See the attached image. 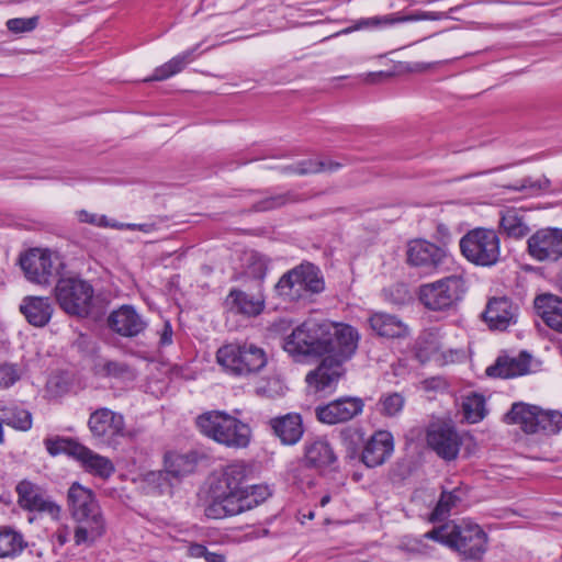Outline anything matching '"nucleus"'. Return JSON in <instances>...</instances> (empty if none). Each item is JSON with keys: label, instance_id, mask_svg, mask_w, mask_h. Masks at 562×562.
I'll return each instance as SVG.
<instances>
[{"label": "nucleus", "instance_id": "1", "mask_svg": "<svg viewBox=\"0 0 562 562\" xmlns=\"http://www.w3.org/2000/svg\"><path fill=\"white\" fill-rule=\"evenodd\" d=\"M359 339L358 330L351 325L307 319L284 337L282 347L296 360L322 358L334 350L338 359L350 360L358 349Z\"/></svg>", "mask_w": 562, "mask_h": 562}, {"label": "nucleus", "instance_id": "2", "mask_svg": "<svg viewBox=\"0 0 562 562\" xmlns=\"http://www.w3.org/2000/svg\"><path fill=\"white\" fill-rule=\"evenodd\" d=\"M67 501L78 524L74 533L76 546L92 544L105 530L104 518L92 491L75 482L68 490Z\"/></svg>", "mask_w": 562, "mask_h": 562}, {"label": "nucleus", "instance_id": "3", "mask_svg": "<svg viewBox=\"0 0 562 562\" xmlns=\"http://www.w3.org/2000/svg\"><path fill=\"white\" fill-rule=\"evenodd\" d=\"M199 431L218 445L232 449L247 448L251 440L248 424L224 411H209L195 418Z\"/></svg>", "mask_w": 562, "mask_h": 562}, {"label": "nucleus", "instance_id": "4", "mask_svg": "<svg viewBox=\"0 0 562 562\" xmlns=\"http://www.w3.org/2000/svg\"><path fill=\"white\" fill-rule=\"evenodd\" d=\"M424 537L457 550L468 560H479L486 551L487 536L476 524H445Z\"/></svg>", "mask_w": 562, "mask_h": 562}, {"label": "nucleus", "instance_id": "5", "mask_svg": "<svg viewBox=\"0 0 562 562\" xmlns=\"http://www.w3.org/2000/svg\"><path fill=\"white\" fill-rule=\"evenodd\" d=\"M216 361L231 375L249 376L266 367L267 355L251 342L227 344L217 350Z\"/></svg>", "mask_w": 562, "mask_h": 562}, {"label": "nucleus", "instance_id": "6", "mask_svg": "<svg viewBox=\"0 0 562 562\" xmlns=\"http://www.w3.org/2000/svg\"><path fill=\"white\" fill-rule=\"evenodd\" d=\"M324 289L321 270L311 262H303L289 270L276 284L278 295L290 302L306 300Z\"/></svg>", "mask_w": 562, "mask_h": 562}, {"label": "nucleus", "instance_id": "7", "mask_svg": "<svg viewBox=\"0 0 562 562\" xmlns=\"http://www.w3.org/2000/svg\"><path fill=\"white\" fill-rule=\"evenodd\" d=\"M468 290L463 273H454L419 286L418 299L429 311L446 312L458 305Z\"/></svg>", "mask_w": 562, "mask_h": 562}, {"label": "nucleus", "instance_id": "8", "mask_svg": "<svg viewBox=\"0 0 562 562\" xmlns=\"http://www.w3.org/2000/svg\"><path fill=\"white\" fill-rule=\"evenodd\" d=\"M506 419L519 425L526 434L555 435L562 430V413L526 403L513 404Z\"/></svg>", "mask_w": 562, "mask_h": 562}, {"label": "nucleus", "instance_id": "9", "mask_svg": "<svg viewBox=\"0 0 562 562\" xmlns=\"http://www.w3.org/2000/svg\"><path fill=\"white\" fill-rule=\"evenodd\" d=\"M460 249L468 261L492 267L501 259V240L493 229L474 228L460 239Z\"/></svg>", "mask_w": 562, "mask_h": 562}, {"label": "nucleus", "instance_id": "10", "mask_svg": "<svg viewBox=\"0 0 562 562\" xmlns=\"http://www.w3.org/2000/svg\"><path fill=\"white\" fill-rule=\"evenodd\" d=\"M93 286L80 278H63L55 285L58 305L72 316L87 317L93 308Z\"/></svg>", "mask_w": 562, "mask_h": 562}, {"label": "nucleus", "instance_id": "11", "mask_svg": "<svg viewBox=\"0 0 562 562\" xmlns=\"http://www.w3.org/2000/svg\"><path fill=\"white\" fill-rule=\"evenodd\" d=\"M58 258L48 250L32 249L20 259L27 280L37 284H49L58 274Z\"/></svg>", "mask_w": 562, "mask_h": 562}, {"label": "nucleus", "instance_id": "12", "mask_svg": "<svg viewBox=\"0 0 562 562\" xmlns=\"http://www.w3.org/2000/svg\"><path fill=\"white\" fill-rule=\"evenodd\" d=\"M364 403L362 398L342 396L315 408L317 420L326 425L347 423L362 414Z\"/></svg>", "mask_w": 562, "mask_h": 562}, {"label": "nucleus", "instance_id": "13", "mask_svg": "<svg viewBox=\"0 0 562 562\" xmlns=\"http://www.w3.org/2000/svg\"><path fill=\"white\" fill-rule=\"evenodd\" d=\"M406 256L408 265L426 273L437 271L447 259L443 248L425 239L411 240L407 245Z\"/></svg>", "mask_w": 562, "mask_h": 562}, {"label": "nucleus", "instance_id": "14", "mask_svg": "<svg viewBox=\"0 0 562 562\" xmlns=\"http://www.w3.org/2000/svg\"><path fill=\"white\" fill-rule=\"evenodd\" d=\"M88 426L94 437L106 443L125 435L124 416L105 407L90 415Z\"/></svg>", "mask_w": 562, "mask_h": 562}, {"label": "nucleus", "instance_id": "15", "mask_svg": "<svg viewBox=\"0 0 562 562\" xmlns=\"http://www.w3.org/2000/svg\"><path fill=\"white\" fill-rule=\"evenodd\" d=\"M528 250L539 261L558 260L562 257V229L543 228L536 232L528 239Z\"/></svg>", "mask_w": 562, "mask_h": 562}, {"label": "nucleus", "instance_id": "16", "mask_svg": "<svg viewBox=\"0 0 562 562\" xmlns=\"http://www.w3.org/2000/svg\"><path fill=\"white\" fill-rule=\"evenodd\" d=\"M18 503L29 512L45 513L53 519H58L60 507L53 501L45 497L42 488L27 481L23 480L16 485Z\"/></svg>", "mask_w": 562, "mask_h": 562}, {"label": "nucleus", "instance_id": "17", "mask_svg": "<svg viewBox=\"0 0 562 562\" xmlns=\"http://www.w3.org/2000/svg\"><path fill=\"white\" fill-rule=\"evenodd\" d=\"M248 468L244 462L227 465L217 484L212 488V503H222L225 497L240 495L246 486Z\"/></svg>", "mask_w": 562, "mask_h": 562}, {"label": "nucleus", "instance_id": "18", "mask_svg": "<svg viewBox=\"0 0 562 562\" xmlns=\"http://www.w3.org/2000/svg\"><path fill=\"white\" fill-rule=\"evenodd\" d=\"M427 443L440 458L451 461L459 454L461 438L453 427L436 425L427 431Z\"/></svg>", "mask_w": 562, "mask_h": 562}, {"label": "nucleus", "instance_id": "19", "mask_svg": "<svg viewBox=\"0 0 562 562\" xmlns=\"http://www.w3.org/2000/svg\"><path fill=\"white\" fill-rule=\"evenodd\" d=\"M108 325L120 336L132 338L146 329L147 322L137 313L134 306L122 305L111 312L108 317Z\"/></svg>", "mask_w": 562, "mask_h": 562}, {"label": "nucleus", "instance_id": "20", "mask_svg": "<svg viewBox=\"0 0 562 562\" xmlns=\"http://www.w3.org/2000/svg\"><path fill=\"white\" fill-rule=\"evenodd\" d=\"M224 306L231 314L256 317L265 310V295L261 291L250 294L240 289L233 288L224 301Z\"/></svg>", "mask_w": 562, "mask_h": 562}, {"label": "nucleus", "instance_id": "21", "mask_svg": "<svg viewBox=\"0 0 562 562\" xmlns=\"http://www.w3.org/2000/svg\"><path fill=\"white\" fill-rule=\"evenodd\" d=\"M517 312L518 307L508 297H492L482 316L491 329L505 330L516 323Z\"/></svg>", "mask_w": 562, "mask_h": 562}, {"label": "nucleus", "instance_id": "22", "mask_svg": "<svg viewBox=\"0 0 562 562\" xmlns=\"http://www.w3.org/2000/svg\"><path fill=\"white\" fill-rule=\"evenodd\" d=\"M336 461L337 457L327 439L316 437L304 442L302 462L306 468L323 472Z\"/></svg>", "mask_w": 562, "mask_h": 562}, {"label": "nucleus", "instance_id": "23", "mask_svg": "<svg viewBox=\"0 0 562 562\" xmlns=\"http://www.w3.org/2000/svg\"><path fill=\"white\" fill-rule=\"evenodd\" d=\"M258 505V501L252 496L248 486H245L240 495H234L228 498L225 497L222 499V503H211L206 507L205 514L209 518L221 519L227 516L238 515Z\"/></svg>", "mask_w": 562, "mask_h": 562}, {"label": "nucleus", "instance_id": "24", "mask_svg": "<svg viewBox=\"0 0 562 562\" xmlns=\"http://www.w3.org/2000/svg\"><path fill=\"white\" fill-rule=\"evenodd\" d=\"M348 360L336 357L335 350L324 356L321 364L306 375V382L317 391L330 387L341 375V366Z\"/></svg>", "mask_w": 562, "mask_h": 562}, {"label": "nucleus", "instance_id": "25", "mask_svg": "<svg viewBox=\"0 0 562 562\" xmlns=\"http://www.w3.org/2000/svg\"><path fill=\"white\" fill-rule=\"evenodd\" d=\"M273 435L279 438L282 445L293 446L304 435L302 416L299 413H288L269 420Z\"/></svg>", "mask_w": 562, "mask_h": 562}, {"label": "nucleus", "instance_id": "26", "mask_svg": "<svg viewBox=\"0 0 562 562\" xmlns=\"http://www.w3.org/2000/svg\"><path fill=\"white\" fill-rule=\"evenodd\" d=\"M394 449L393 437L387 431L375 432L366 443L361 459L368 468H375L385 462Z\"/></svg>", "mask_w": 562, "mask_h": 562}, {"label": "nucleus", "instance_id": "27", "mask_svg": "<svg viewBox=\"0 0 562 562\" xmlns=\"http://www.w3.org/2000/svg\"><path fill=\"white\" fill-rule=\"evenodd\" d=\"M445 18V13L441 12H428V11H417L411 14H403L401 12H396L393 14H386L383 16H372L360 19L357 22L356 29L363 27H386L392 26L397 23H406V22H415V21H438Z\"/></svg>", "mask_w": 562, "mask_h": 562}, {"label": "nucleus", "instance_id": "28", "mask_svg": "<svg viewBox=\"0 0 562 562\" xmlns=\"http://www.w3.org/2000/svg\"><path fill=\"white\" fill-rule=\"evenodd\" d=\"M530 355L525 351L515 357H498L495 364L486 369V373L490 376L503 379L520 376L530 371Z\"/></svg>", "mask_w": 562, "mask_h": 562}, {"label": "nucleus", "instance_id": "29", "mask_svg": "<svg viewBox=\"0 0 562 562\" xmlns=\"http://www.w3.org/2000/svg\"><path fill=\"white\" fill-rule=\"evenodd\" d=\"M370 329L379 337L394 339L408 335V327L396 315L374 312L368 318Z\"/></svg>", "mask_w": 562, "mask_h": 562}, {"label": "nucleus", "instance_id": "30", "mask_svg": "<svg viewBox=\"0 0 562 562\" xmlns=\"http://www.w3.org/2000/svg\"><path fill=\"white\" fill-rule=\"evenodd\" d=\"M20 312L35 327H44L52 318L54 307L49 297L26 296L20 305Z\"/></svg>", "mask_w": 562, "mask_h": 562}, {"label": "nucleus", "instance_id": "31", "mask_svg": "<svg viewBox=\"0 0 562 562\" xmlns=\"http://www.w3.org/2000/svg\"><path fill=\"white\" fill-rule=\"evenodd\" d=\"M535 307L544 324L551 329L562 333V299L553 294L536 297Z\"/></svg>", "mask_w": 562, "mask_h": 562}, {"label": "nucleus", "instance_id": "32", "mask_svg": "<svg viewBox=\"0 0 562 562\" xmlns=\"http://www.w3.org/2000/svg\"><path fill=\"white\" fill-rule=\"evenodd\" d=\"M501 228L510 238L526 237L530 227L527 221V212L524 209L506 207L501 211Z\"/></svg>", "mask_w": 562, "mask_h": 562}, {"label": "nucleus", "instance_id": "33", "mask_svg": "<svg viewBox=\"0 0 562 562\" xmlns=\"http://www.w3.org/2000/svg\"><path fill=\"white\" fill-rule=\"evenodd\" d=\"M76 460L81 463L85 471L101 479H109L115 471L114 464L109 458L100 456L85 446L79 448Z\"/></svg>", "mask_w": 562, "mask_h": 562}, {"label": "nucleus", "instance_id": "34", "mask_svg": "<svg viewBox=\"0 0 562 562\" xmlns=\"http://www.w3.org/2000/svg\"><path fill=\"white\" fill-rule=\"evenodd\" d=\"M200 45L201 44H196L191 49L178 54L164 65L157 67L154 70L153 75L146 78L144 81H162L181 72L189 64H191L196 58L195 52L198 50Z\"/></svg>", "mask_w": 562, "mask_h": 562}, {"label": "nucleus", "instance_id": "35", "mask_svg": "<svg viewBox=\"0 0 562 562\" xmlns=\"http://www.w3.org/2000/svg\"><path fill=\"white\" fill-rule=\"evenodd\" d=\"M341 167L339 162L331 160H314L305 159L293 165L286 166H268V169H274L283 175L306 176L322 171H336Z\"/></svg>", "mask_w": 562, "mask_h": 562}, {"label": "nucleus", "instance_id": "36", "mask_svg": "<svg viewBox=\"0 0 562 562\" xmlns=\"http://www.w3.org/2000/svg\"><path fill=\"white\" fill-rule=\"evenodd\" d=\"M467 490L458 486L452 491H442L440 498L431 513V520H442L453 508H457L465 498Z\"/></svg>", "mask_w": 562, "mask_h": 562}, {"label": "nucleus", "instance_id": "37", "mask_svg": "<svg viewBox=\"0 0 562 562\" xmlns=\"http://www.w3.org/2000/svg\"><path fill=\"white\" fill-rule=\"evenodd\" d=\"M165 470L173 479L183 477L194 471L195 459L189 454L169 451L164 459Z\"/></svg>", "mask_w": 562, "mask_h": 562}, {"label": "nucleus", "instance_id": "38", "mask_svg": "<svg viewBox=\"0 0 562 562\" xmlns=\"http://www.w3.org/2000/svg\"><path fill=\"white\" fill-rule=\"evenodd\" d=\"M307 200V195L300 193L294 190H290L283 193L273 194L258 201L254 205L256 212H266L282 207L289 204L300 203Z\"/></svg>", "mask_w": 562, "mask_h": 562}, {"label": "nucleus", "instance_id": "39", "mask_svg": "<svg viewBox=\"0 0 562 562\" xmlns=\"http://www.w3.org/2000/svg\"><path fill=\"white\" fill-rule=\"evenodd\" d=\"M2 423L15 430L27 431L32 428V414L22 407H1Z\"/></svg>", "mask_w": 562, "mask_h": 562}, {"label": "nucleus", "instance_id": "40", "mask_svg": "<svg viewBox=\"0 0 562 562\" xmlns=\"http://www.w3.org/2000/svg\"><path fill=\"white\" fill-rule=\"evenodd\" d=\"M25 542L18 531L5 528L0 530V558L15 557L23 551Z\"/></svg>", "mask_w": 562, "mask_h": 562}, {"label": "nucleus", "instance_id": "41", "mask_svg": "<svg viewBox=\"0 0 562 562\" xmlns=\"http://www.w3.org/2000/svg\"><path fill=\"white\" fill-rule=\"evenodd\" d=\"M44 445L47 452L53 457L65 453L75 459H77V456L79 454V448L82 447L81 443L70 438H64L58 436L46 438L44 440Z\"/></svg>", "mask_w": 562, "mask_h": 562}, {"label": "nucleus", "instance_id": "42", "mask_svg": "<svg viewBox=\"0 0 562 562\" xmlns=\"http://www.w3.org/2000/svg\"><path fill=\"white\" fill-rule=\"evenodd\" d=\"M170 477L166 470L150 471L144 475L143 481L148 493L160 495L171 492L172 483Z\"/></svg>", "mask_w": 562, "mask_h": 562}, {"label": "nucleus", "instance_id": "43", "mask_svg": "<svg viewBox=\"0 0 562 562\" xmlns=\"http://www.w3.org/2000/svg\"><path fill=\"white\" fill-rule=\"evenodd\" d=\"M464 417L470 423H477L485 416V400L480 394H472L468 396L463 404Z\"/></svg>", "mask_w": 562, "mask_h": 562}, {"label": "nucleus", "instance_id": "44", "mask_svg": "<svg viewBox=\"0 0 562 562\" xmlns=\"http://www.w3.org/2000/svg\"><path fill=\"white\" fill-rule=\"evenodd\" d=\"M405 400L400 393H390L382 395L379 405L380 412L385 416H395L400 414L404 407Z\"/></svg>", "mask_w": 562, "mask_h": 562}, {"label": "nucleus", "instance_id": "45", "mask_svg": "<svg viewBox=\"0 0 562 562\" xmlns=\"http://www.w3.org/2000/svg\"><path fill=\"white\" fill-rule=\"evenodd\" d=\"M99 372L109 378L123 379L132 375L131 368L125 362L121 361H105L100 366Z\"/></svg>", "mask_w": 562, "mask_h": 562}, {"label": "nucleus", "instance_id": "46", "mask_svg": "<svg viewBox=\"0 0 562 562\" xmlns=\"http://www.w3.org/2000/svg\"><path fill=\"white\" fill-rule=\"evenodd\" d=\"M38 16L31 18H14L7 21L8 30L14 34L29 33L36 29L38 24Z\"/></svg>", "mask_w": 562, "mask_h": 562}, {"label": "nucleus", "instance_id": "47", "mask_svg": "<svg viewBox=\"0 0 562 562\" xmlns=\"http://www.w3.org/2000/svg\"><path fill=\"white\" fill-rule=\"evenodd\" d=\"M21 370L16 364L0 363V390L9 389L21 379Z\"/></svg>", "mask_w": 562, "mask_h": 562}, {"label": "nucleus", "instance_id": "48", "mask_svg": "<svg viewBox=\"0 0 562 562\" xmlns=\"http://www.w3.org/2000/svg\"><path fill=\"white\" fill-rule=\"evenodd\" d=\"M341 442L351 453L356 452L358 446L363 441V434L360 428L346 427L339 432Z\"/></svg>", "mask_w": 562, "mask_h": 562}, {"label": "nucleus", "instance_id": "49", "mask_svg": "<svg viewBox=\"0 0 562 562\" xmlns=\"http://www.w3.org/2000/svg\"><path fill=\"white\" fill-rule=\"evenodd\" d=\"M267 273V262L266 260L258 256H251V263L248 266V274L255 279L263 280Z\"/></svg>", "mask_w": 562, "mask_h": 562}, {"label": "nucleus", "instance_id": "50", "mask_svg": "<svg viewBox=\"0 0 562 562\" xmlns=\"http://www.w3.org/2000/svg\"><path fill=\"white\" fill-rule=\"evenodd\" d=\"M549 184L550 182L546 178L539 180H532L530 178H527L521 181V184L518 188V190L530 189L531 192H538L541 190H547L549 188Z\"/></svg>", "mask_w": 562, "mask_h": 562}, {"label": "nucleus", "instance_id": "51", "mask_svg": "<svg viewBox=\"0 0 562 562\" xmlns=\"http://www.w3.org/2000/svg\"><path fill=\"white\" fill-rule=\"evenodd\" d=\"M248 488L259 504L263 503L271 495L270 488L267 485H251Z\"/></svg>", "mask_w": 562, "mask_h": 562}, {"label": "nucleus", "instance_id": "52", "mask_svg": "<svg viewBox=\"0 0 562 562\" xmlns=\"http://www.w3.org/2000/svg\"><path fill=\"white\" fill-rule=\"evenodd\" d=\"M79 220L83 223L97 224L99 226H105V216L98 217L95 214H91L87 211L79 212Z\"/></svg>", "mask_w": 562, "mask_h": 562}, {"label": "nucleus", "instance_id": "53", "mask_svg": "<svg viewBox=\"0 0 562 562\" xmlns=\"http://www.w3.org/2000/svg\"><path fill=\"white\" fill-rule=\"evenodd\" d=\"M70 531L68 527L61 526L57 529L54 537L59 546H64L69 540Z\"/></svg>", "mask_w": 562, "mask_h": 562}, {"label": "nucleus", "instance_id": "54", "mask_svg": "<svg viewBox=\"0 0 562 562\" xmlns=\"http://www.w3.org/2000/svg\"><path fill=\"white\" fill-rule=\"evenodd\" d=\"M172 342V327L171 325L167 322L165 325H164V329L161 331V335H160V345L162 346H168Z\"/></svg>", "mask_w": 562, "mask_h": 562}, {"label": "nucleus", "instance_id": "55", "mask_svg": "<svg viewBox=\"0 0 562 562\" xmlns=\"http://www.w3.org/2000/svg\"><path fill=\"white\" fill-rule=\"evenodd\" d=\"M189 554L193 558H204L207 554V549L203 544L193 543L189 547Z\"/></svg>", "mask_w": 562, "mask_h": 562}, {"label": "nucleus", "instance_id": "56", "mask_svg": "<svg viewBox=\"0 0 562 562\" xmlns=\"http://www.w3.org/2000/svg\"><path fill=\"white\" fill-rule=\"evenodd\" d=\"M204 559L206 562H225V558L222 554L209 552L205 554Z\"/></svg>", "mask_w": 562, "mask_h": 562}, {"label": "nucleus", "instance_id": "57", "mask_svg": "<svg viewBox=\"0 0 562 562\" xmlns=\"http://www.w3.org/2000/svg\"><path fill=\"white\" fill-rule=\"evenodd\" d=\"M330 502V495L326 494L324 495L321 501H319V505L322 507H325L328 503Z\"/></svg>", "mask_w": 562, "mask_h": 562}, {"label": "nucleus", "instance_id": "58", "mask_svg": "<svg viewBox=\"0 0 562 562\" xmlns=\"http://www.w3.org/2000/svg\"><path fill=\"white\" fill-rule=\"evenodd\" d=\"M2 418L0 417V445L4 441V434H3V427H2Z\"/></svg>", "mask_w": 562, "mask_h": 562}, {"label": "nucleus", "instance_id": "59", "mask_svg": "<svg viewBox=\"0 0 562 562\" xmlns=\"http://www.w3.org/2000/svg\"><path fill=\"white\" fill-rule=\"evenodd\" d=\"M307 518L308 519H313L314 518V513L313 512H310L308 515H307Z\"/></svg>", "mask_w": 562, "mask_h": 562}, {"label": "nucleus", "instance_id": "60", "mask_svg": "<svg viewBox=\"0 0 562 562\" xmlns=\"http://www.w3.org/2000/svg\"><path fill=\"white\" fill-rule=\"evenodd\" d=\"M128 227H130V228H134V227H136V225H135V224H132V225H128Z\"/></svg>", "mask_w": 562, "mask_h": 562}]
</instances>
